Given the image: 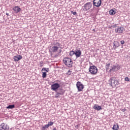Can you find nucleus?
I'll list each match as a JSON object with an SVG mask.
<instances>
[{
    "instance_id": "1",
    "label": "nucleus",
    "mask_w": 130,
    "mask_h": 130,
    "mask_svg": "<svg viewBox=\"0 0 130 130\" xmlns=\"http://www.w3.org/2000/svg\"><path fill=\"white\" fill-rule=\"evenodd\" d=\"M59 48H60V43L56 41H54L49 48V53L51 55L54 53H57L58 55H60L61 49H59Z\"/></svg>"
},
{
    "instance_id": "2",
    "label": "nucleus",
    "mask_w": 130,
    "mask_h": 130,
    "mask_svg": "<svg viewBox=\"0 0 130 130\" xmlns=\"http://www.w3.org/2000/svg\"><path fill=\"white\" fill-rule=\"evenodd\" d=\"M63 60L64 64L68 67V68H72L73 67V61L71 58L66 57L63 58Z\"/></svg>"
},
{
    "instance_id": "3",
    "label": "nucleus",
    "mask_w": 130,
    "mask_h": 130,
    "mask_svg": "<svg viewBox=\"0 0 130 130\" xmlns=\"http://www.w3.org/2000/svg\"><path fill=\"white\" fill-rule=\"evenodd\" d=\"M109 83L112 87H115L116 85H118V80L115 77H111L109 80Z\"/></svg>"
},
{
    "instance_id": "4",
    "label": "nucleus",
    "mask_w": 130,
    "mask_h": 130,
    "mask_svg": "<svg viewBox=\"0 0 130 130\" xmlns=\"http://www.w3.org/2000/svg\"><path fill=\"white\" fill-rule=\"evenodd\" d=\"M89 72L91 75H96L98 72V69L95 66H90L89 68Z\"/></svg>"
},
{
    "instance_id": "5",
    "label": "nucleus",
    "mask_w": 130,
    "mask_h": 130,
    "mask_svg": "<svg viewBox=\"0 0 130 130\" xmlns=\"http://www.w3.org/2000/svg\"><path fill=\"white\" fill-rule=\"evenodd\" d=\"M121 69L120 65L118 64H116L115 65H113L111 69L109 70L110 73H113V72H117V71H119Z\"/></svg>"
},
{
    "instance_id": "6",
    "label": "nucleus",
    "mask_w": 130,
    "mask_h": 130,
    "mask_svg": "<svg viewBox=\"0 0 130 130\" xmlns=\"http://www.w3.org/2000/svg\"><path fill=\"white\" fill-rule=\"evenodd\" d=\"M76 87L78 89V92H83V90L84 89V88H85V86H84L80 81L77 82Z\"/></svg>"
},
{
    "instance_id": "7",
    "label": "nucleus",
    "mask_w": 130,
    "mask_h": 130,
    "mask_svg": "<svg viewBox=\"0 0 130 130\" xmlns=\"http://www.w3.org/2000/svg\"><path fill=\"white\" fill-rule=\"evenodd\" d=\"M59 88H60V84L58 83H54L51 85V90L55 91V92L57 91Z\"/></svg>"
},
{
    "instance_id": "8",
    "label": "nucleus",
    "mask_w": 130,
    "mask_h": 130,
    "mask_svg": "<svg viewBox=\"0 0 130 130\" xmlns=\"http://www.w3.org/2000/svg\"><path fill=\"white\" fill-rule=\"evenodd\" d=\"M124 30V28L122 26H116L115 28L116 33H122Z\"/></svg>"
},
{
    "instance_id": "9",
    "label": "nucleus",
    "mask_w": 130,
    "mask_h": 130,
    "mask_svg": "<svg viewBox=\"0 0 130 130\" xmlns=\"http://www.w3.org/2000/svg\"><path fill=\"white\" fill-rule=\"evenodd\" d=\"M84 9L85 11H88L92 8V2L86 3L84 6Z\"/></svg>"
},
{
    "instance_id": "10",
    "label": "nucleus",
    "mask_w": 130,
    "mask_h": 130,
    "mask_svg": "<svg viewBox=\"0 0 130 130\" xmlns=\"http://www.w3.org/2000/svg\"><path fill=\"white\" fill-rule=\"evenodd\" d=\"M0 129L1 130H9V129H10V126L8 125L3 123L0 125Z\"/></svg>"
},
{
    "instance_id": "11",
    "label": "nucleus",
    "mask_w": 130,
    "mask_h": 130,
    "mask_svg": "<svg viewBox=\"0 0 130 130\" xmlns=\"http://www.w3.org/2000/svg\"><path fill=\"white\" fill-rule=\"evenodd\" d=\"M93 6L99 8L101 6V0H93Z\"/></svg>"
},
{
    "instance_id": "12",
    "label": "nucleus",
    "mask_w": 130,
    "mask_h": 130,
    "mask_svg": "<svg viewBox=\"0 0 130 130\" xmlns=\"http://www.w3.org/2000/svg\"><path fill=\"white\" fill-rule=\"evenodd\" d=\"M74 54L76 56V58H78V57H80L81 56V54H82V52L80 50H78L77 51H74Z\"/></svg>"
},
{
    "instance_id": "13",
    "label": "nucleus",
    "mask_w": 130,
    "mask_h": 130,
    "mask_svg": "<svg viewBox=\"0 0 130 130\" xmlns=\"http://www.w3.org/2000/svg\"><path fill=\"white\" fill-rule=\"evenodd\" d=\"M23 58V57L21 55H18L17 56H15L13 57V59L15 61H19V60H20V59H22Z\"/></svg>"
},
{
    "instance_id": "14",
    "label": "nucleus",
    "mask_w": 130,
    "mask_h": 130,
    "mask_svg": "<svg viewBox=\"0 0 130 130\" xmlns=\"http://www.w3.org/2000/svg\"><path fill=\"white\" fill-rule=\"evenodd\" d=\"M93 109H95V110H98V111L99 110H102V107L101 106H99L97 104L94 105L93 106Z\"/></svg>"
},
{
    "instance_id": "15",
    "label": "nucleus",
    "mask_w": 130,
    "mask_h": 130,
    "mask_svg": "<svg viewBox=\"0 0 130 130\" xmlns=\"http://www.w3.org/2000/svg\"><path fill=\"white\" fill-rule=\"evenodd\" d=\"M13 10L14 11L15 13H19V12H21V8L18 6H15L13 8Z\"/></svg>"
},
{
    "instance_id": "16",
    "label": "nucleus",
    "mask_w": 130,
    "mask_h": 130,
    "mask_svg": "<svg viewBox=\"0 0 130 130\" xmlns=\"http://www.w3.org/2000/svg\"><path fill=\"white\" fill-rule=\"evenodd\" d=\"M113 44V47L115 49H116V48H117V47H119V42H118V41H114Z\"/></svg>"
},
{
    "instance_id": "17",
    "label": "nucleus",
    "mask_w": 130,
    "mask_h": 130,
    "mask_svg": "<svg viewBox=\"0 0 130 130\" xmlns=\"http://www.w3.org/2000/svg\"><path fill=\"white\" fill-rule=\"evenodd\" d=\"M112 128L113 130H118L119 129V126H118V124H114L113 125Z\"/></svg>"
},
{
    "instance_id": "18",
    "label": "nucleus",
    "mask_w": 130,
    "mask_h": 130,
    "mask_svg": "<svg viewBox=\"0 0 130 130\" xmlns=\"http://www.w3.org/2000/svg\"><path fill=\"white\" fill-rule=\"evenodd\" d=\"M7 109H13L15 108V105H10L6 108Z\"/></svg>"
},
{
    "instance_id": "19",
    "label": "nucleus",
    "mask_w": 130,
    "mask_h": 130,
    "mask_svg": "<svg viewBox=\"0 0 130 130\" xmlns=\"http://www.w3.org/2000/svg\"><path fill=\"white\" fill-rule=\"evenodd\" d=\"M54 122L52 121H49L48 122V124H47L48 127H49V126H52V125H53V124Z\"/></svg>"
},
{
    "instance_id": "20",
    "label": "nucleus",
    "mask_w": 130,
    "mask_h": 130,
    "mask_svg": "<svg viewBox=\"0 0 130 130\" xmlns=\"http://www.w3.org/2000/svg\"><path fill=\"white\" fill-rule=\"evenodd\" d=\"M109 14H110V15H115V11L113 10V9H112V10H110Z\"/></svg>"
},
{
    "instance_id": "21",
    "label": "nucleus",
    "mask_w": 130,
    "mask_h": 130,
    "mask_svg": "<svg viewBox=\"0 0 130 130\" xmlns=\"http://www.w3.org/2000/svg\"><path fill=\"white\" fill-rule=\"evenodd\" d=\"M43 71H45V72H46V73H48V72H49V69H48V68H43L42 69V72H43Z\"/></svg>"
},
{
    "instance_id": "22",
    "label": "nucleus",
    "mask_w": 130,
    "mask_h": 130,
    "mask_svg": "<svg viewBox=\"0 0 130 130\" xmlns=\"http://www.w3.org/2000/svg\"><path fill=\"white\" fill-rule=\"evenodd\" d=\"M47 75L46 72H43V71H42V78H46Z\"/></svg>"
},
{
    "instance_id": "23",
    "label": "nucleus",
    "mask_w": 130,
    "mask_h": 130,
    "mask_svg": "<svg viewBox=\"0 0 130 130\" xmlns=\"http://www.w3.org/2000/svg\"><path fill=\"white\" fill-rule=\"evenodd\" d=\"M48 127H49L47 126V124H46L42 127L41 130H46V128H48Z\"/></svg>"
},
{
    "instance_id": "24",
    "label": "nucleus",
    "mask_w": 130,
    "mask_h": 130,
    "mask_svg": "<svg viewBox=\"0 0 130 130\" xmlns=\"http://www.w3.org/2000/svg\"><path fill=\"white\" fill-rule=\"evenodd\" d=\"M75 54V51H71L69 53V55L71 56H73Z\"/></svg>"
},
{
    "instance_id": "25",
    "label": "nucleus",
    "mask_w": 130,
    "mask_h": 130,
    "mask_svg": "<svg viewBox=\"0 0 130 130\" xmlns=\"http://www.w3.org/2000/svg\"><path fill=\"white\" fill-rule=\"evenodd\" d=\"M109 67H110V63L106 64V71H108V70H109Z\"/></svg>"
},
{
    "instance_id": "26",
    "label": "nucleus",
    "mask_w": 130,
    "mask_h": 130,
    "mask_svg": "<svg viewBox=\"0 0 130 130\" xmlns=\"http://www.w3.org/2000/svg\"><path fill=\"white\" fill-rule=\"evenodd\" d=\"M124 80H125V81H126V82H129V81H130V79H129V78L128 77H125V78H124Z\"/></svg>"
},
{
    "instance_id": "27",
    "label": "nucleus",
    "mask_w": 130,
    "mask_h": 130,
    "mask_svg": "<svg viewBox=\"0 0 130 130\" xmlns=\"http://www.w3.org/2000/svg\"><path fill=\"white\" fill-rule=\"evenodd\" d=\"M40 67H43V61H41L40 62Z\"/></svg>"
},
{
    "instance_id": "28",
    "label": "nucleus",
    "mask_w": 130,
    "mask_h": 130,
    "mask_svg": "<svg viewBox=\"0 0 130 130\" xmlns=\"http://www.w3.org/2000/svg\"><path fill=\"white\" fill-rule=\"evenodd\" d=\"M71 14H73V15H77L76 12L71 11Z\"/></svg>"
},
{
    "instance_id": "29",
    "label": "nucleus",
    "mask_w": 130,
    "mask_h": 130,
    "mask_svg": "<svg viewBox=\"0 0 130 130\" xmlns=\"http://www.w3.org/2000/svg\"><path fill=\"white\" fill-rule=\"evenodd\" d=\"M59 96V93L57 92L55 95L56 98H57Z\"/></svg>"
},
{
    "instance_id": "30",
    "label": "nucleus",
    "mask_w": 130,
    "mask_h": 130,
    "mask_svg": "<svg viewBox=\"0 0 130 130\" xmlns=\"http://www.w3.org/2000/svg\"><path fill=\"white\" fill-rule=\"evenodd\" d=\"M120 43H121V44H124V41H123V40H122V41H120Z\"/></svg>"
},
{
    "instance_id": "31",
    "label": "nucleus",
    "mask_w": 130,
    "mask_h": 130,
    "mask_svg": "<svg viewBox=\"0 0 130 130\" xmlns=\"http://www.w3.org/2000/svg\"><path fill=\"white\" fill-rule=\"evenodd\" d=\"M6 16H9V13H6Z\"/></svg>"
},
{
    "instance_id": "32",
    "label": "nucleus",
    "mask_w": 130,
    "mask_h": 130,
    "mask_svg": "<svg viewBox=\"0 0 130 130\" xmlns=\"http://www.w3.org/2000/svg\"><path fill=\"white\" fill-rule=\"evenodd\" d=\"M53 130H56V128H54Z\"/></svg>"
},
{
    "instance_id": "33",
    "label": "nucleus",
    "mask_w": 130,
    "mask_h": 130,
    "mask_svg": "<svg viewBox=\"0 0 130 130\" xmlns=\"http://www.w3.org/2000/svg\"><path fill=\"white\" fill-rule=\"evenodd\" d=\"M94 31H95V29H93Z\"/></svg>"
}]
</instances>
